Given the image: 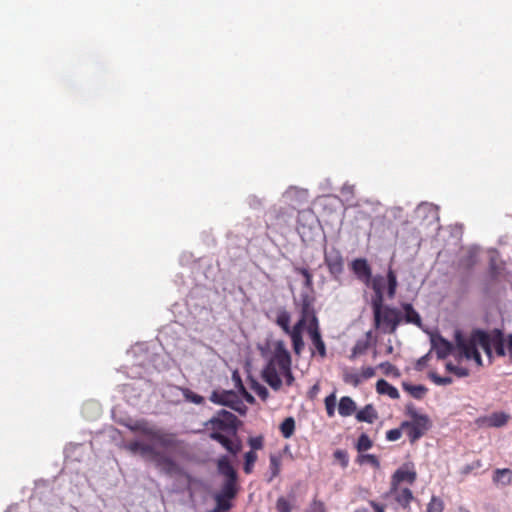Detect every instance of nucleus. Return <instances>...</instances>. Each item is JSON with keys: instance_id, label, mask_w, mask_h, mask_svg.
Returning <instances> with one entry per match:
<instances>
[{"instance_id": "a18cd8bd", "label": "nucleus", "mask_w": 512, "mask_h": 512, "mask_svg": "<svg viewBox=\"0 0 512 512\" xmlns=\"http://www.w3.org/2000/svg\"><path fill=\"white\" fill-rule=\"evenodd\" d=\"M308 326V321L307 320H304L303 318H300L298 320V322L288 331L287 334H301L302 335V330L305 326Z\"/></svg>"}, {"instance_id": "de8ad7c7", "label": "nucleus", "mask_w": 512, "mask_h": 512, "mask_svg": "<svg viewBox=\"0 0 512 512\" xmlns=\"http://www.w3.org/2000/svg\"><path fill=\"white\" fill-rule=\"evenodd\" d=\"M228 407H230L231 409L237 411L240 414H245L246 410H247V407L237 397L234 398V400L231 401V405H228Z\"/></svg>"}, {"instance_id": "f03ea898", "label": "nucleus", "mask_w": 512, "mask_h": 512, "mask_svg": "<svg viewBox=\"0 0 512 512\" xmlns=\"http://www.w3.org/2000/svg\"><path fill=\"white\" fill-rule=\"evenodd\" d=\"M455 341L459 355L473 361L477 366L482 365L480 349L486 354L489 363H492L493 350L500 357L506 354L505 339L499 329L491 332L474 330L469 337H464L460 331H455Z\"/></svg>"}, {"instance_id": "79ce46f5", "label": "nucleus", "mask_w": 512, "mask_h": 512, "mask_svg": "<svg viewBox=\"0 0 512 512\" xmlns=\"http://www.w3.org/2000/svg\"><path fill=\"white\" fill-rule=\"evenodd\" d=\"M305 512H326L325 503L318 499H313Z\"/></svg>"}, {"instance_id": "f257e3e1", "label": "nucleus", "mask_w": 512, "mask_h": 512, "mask_svg": "<svg viewBox=\"0 0 512 512\" xmlns=\"http://www.w3.org/2000/svg\"><path fill=\"white\" fill-rule=\"evenodd\" d=\"M134 429L145 436L149 442L130 441L126 448L134 454H139L145 461L152 462L163 473L168 475L176 473L178 470L176 462L164 451L157 448H175L177 446L175 435L147 423L137 424Z\"/></svg>"}, {"instance_id": "c03bdc74", "label": "nucleus", "mask_w": 512, "mask_h": 512, "mask_svg": "<svg viewBox=\"0 0 512 512\" xmlns=\"http://www.w3.org/2000/svg\"><path fill=\"white\" fill-rule=\"evenodd\" d=\"M248 444L251 447V451L260 450L263 448L264 438L263 436L251 437L248 440Z\"/></svg>"}, {"instance_id": "423d86ee", "label": "nucleus", "mask_w": 512, "mask_h": 512, "mask_svg": "<svg viewBox=\"0 0 512 512\" xmlns=\"http://www.w3.org/2000/svg\"><path fill=\"white\" fill-rule=\"evenodd\" d=\"M369 285L374 291L371 303H384V289L387 285V295L393 299L396 294L398 282L395 272L390 268L387 272V279L382 275L371 277Z\"/></svg>"}, {"instance_id": "49530a36", "label": "nucleus", "mask_w": 512, "mask_h": 512, "mask_svg": "<svg viewBox=\"0 0 512 512\" xmlns=\"http://www.w3.org/2000/svg\"><path fill=\"white\" fill-rule=\"evenodd\" d=\"M490 271L493 276H496L500 269L497 263V253L494 250H491L490 252Z\"/></svg>"}, {"instance_id": "cd10ccee", "label": "nucleus", "mask_w": 512, "mask_h": 512, "mask_svg": "<svg viewBox=\"0 0 512 512\" xmlns=\"http://www.w3.org/2000/svg\"><path fill=\"white\" fill-rule=\"evenodd\" d=\"M403 388L416 399H422L428 391L427 388L423 385L403 384Z\"/></svg>"}, {"instance_id": "603ef678", "label": "nucleus", "mask_w": 512, "mask_h": 512, "mask_svg": "<svg viewBox=\"0 0 512 512\" xmlns=\"http://www.w3.org/2000/svg\"><path fill=\"white\" fill-rule=\"evenodd\" d=\"M375 375V369L373 367H364L361 370V381L364 379H370Z\"/></svg>"}, {"instance_id": "ddd939ff", "label": "nucleus", "mask_w": 512, "mask_h": 512, "mask_svg": "<svg viewBox=\"0 0 512 512\" xmlns=\"http://www.w3.org/2000/svg\"><path fill=\"white\" fill-rule=\"evenodd\" d=\"M390 494L403 509H406L409 506V504L414 500L412 491L407 486H391Z\"/></svg>"}, {"instance_id": "4c0bfd02", "label": "nucleus", "mask_w": 512, "mask_h": 512, "mask_svg": "<svg viewBox=\"0 0 512 512\" xmlns=\"http://www.w3.org/2000/svg\"><path fill=\"white\" fill-rule=\"evenodd\" d=\"M251 389L263 400V401H266L269 397V391L268 389L256 382V381H253L252 384H251Z\"/></svg>"}, {"instance_id": "bb28decb", "label": "nucleus", "mask_w": 512, "mask_h": 512, "mask_svg": "<svg viewBox=\"0 0 512 512\" xmlns=\"http://www.w3.org/2000/svg\"><path fill=\"white\" fill-rule=\"evenodd\" d=\"M280 432L285 439H289L295 432V420L293 417H287L280 424Z\"/></svg>"}, {"instance_id": "0eeeda50", "label": "nucleus", "mask_w": 512, "mask_h": 512, "mask_svg": "<svg viewBox=\"0 0 512 512\" xmlns=\"http://www.w3.org/2000/svg\"><path fill=\"white\" fill-rule=\"evenodd\" d=\"M410 421L401 424V429L413 443L421 438L429 428V419L425 415L418 414L414 409L408 408Z\"/></svg>"}, {"instance_id": "e433bc0d", "label": "nucleus", "mask_w": 512, "mask_h": 512, "mask_svg": "<svg viewBox=\"0 0 512 512\" xmlns=\"http://www.w3.org/2000/svg\"><path fill=\"white\" fill-rule=\"evenodd\" d=\"M357 462L360 465L368 463L376 468H378L380 465L378 458L373 454H360L357 457Z\"/></svg>"}, {"instance_id": "7ed1b4c3", "label": "nucleus", "mask_w": 512, "mask_h": 512, "mask_svg": "<svg viewBox=\"0 0 512 512\" xmlns=\"http://www.w3.org/2000/svg\"><path fill=\"white\" fill-rule=\"evenodd\" d=\"M430 350L414 364V370L421 372L429 368L428 377L436 385L448 383V340L438 332L430 333Z\"/></svg>"}, {"instance_id": "f8f14e48", "label": "nucleus", "mask_w": 512, "mask_h": 512, "mask_svg": "<svg viewBox=\"0 0 512 512\" xmlns=\"http://www.w3.org/2000/svg\"><path fill=\"white\" fill-rule=\"evenodd\" d=\"M351 269L360 281L369 285L372 277V270L366 259L358 258L353 260L351 263Z\"/></svg>"}, {"instance_id": "9b49d317", "label": "nucleus", "mask_w": 512, "mask_h": 512, "mask_svg": "<svg viewBox=\"0 0 512 512\" xmlns=\"http://www.w3.org/2000/svg\"><path fill=\"white\" fill-rule=\"evenodd\" d=\"M416 478L417 474L414 468L408 465H403L392 475L391 486H404V484L413 485Z\"/></svg>"}, {"instance_id": "dca6fc26", "label": "nucleus", "mask_w": 512, "mask_h": 512, "mask_svg": "<svg viewBox=\"0 0 512 512\" xmlns=\"http://www.w3.org/2000/svg\"><path fill=\"white\" fill-rule=\"evenodd\" d=\"M401 308L403 310L402 322L413 324L419 328L423 327L422 318L420 314L414 309L412 304L402 303Z\"/></svg>"}, {"instance_id": "393cba45", "label": "nucleus", "mask_w": 512, "mask_h": 512, "mask_svg": "<svg viewBox=\"0 0 512 512\" xmlns=\"http://www.w3.org/2000/svg\"><path fill=\"white\" fill-rule=\"evenodd\" d=\"M281 456L276 454H271L269 457V469H270V477L268 479L271 482L274 478L278 477L281 472Z\"/></svg>"}, {"instance_id": "2eb2a0df", "label": "nucleus", "mask_w": 512, "mask_h": 512, "mask_svg": "<svg viewBox=\"0 0 512 512\" xmlns=\"http://www.w3.org/2000/svg\"><path fill=\"white\" fill-rule=\"evenodd\" d=\"M313 348L317 351L318 355L323 359L327 356L326 345L322 339L320 327H307Z\"/></svg>"}, {"instance_id": "412c9836", "label": "nucleus", "mask_w": 512, "mask_h": 512, "mask_svg": "<svg viewBox=\"0 0 512 512\" xmlns=\"http://www.w3.org/2000/svg\"><path fill=\"white\" fill-rule=\"evenodd\" d=\"M355 417L359 422H367L371 424L377 419L378 415L373 405L368 404L364 408L359 410L356 413Z\"/></svg>"}, {"instance_id": "4d7b16f0", "label": "nucleus", "mask_w": 512, "mask_h": 512, "mask_svg": "<svg viewBox=\"0 0 512 512\" xmlns=\"http://www.w3.org/2000/svg\"><path fill=\"white\" fill-rule=\"evenodd\" d=\"M506 344H507V350H508L509 356L512 359V334H510L508 336Z\"/></svg>"}, {"instance_id": "f3484780", "label": "nucleus", "mask_w": 512, "mask_h": 512, "mask_svg": "<svg viewBox=\"0 0 512 512\" xmlns=\"http://www.w3.org/2000/svg\"><path fill=\"white\" fill-rule=\"evenodd\" d=\"M492 481L498 487L512 485V470L508 468L496 469L493 472Z\"/></svg>"}, {"instance_id": "f704fd0d", "label": "nucleus", "mask_w": 512, "mask_h": 512, "mask_svg": "<svg viewBox=\"0 0 512 512\" xmlns=\"http://www.w3.org/2000/svg\"><path fill=\"white\" fill-rule=\"evenodd\" d=\"M325 409L328 417H333L335 415V406H336V395L335 393H331L328 395L325 400Z\"/></svg>"}, {"instance_id": "c756f323", "label": "nucleus", "mask_w": 512, "mask_h": 512, "mask_svg": "<svg viewBox=\"0 0 512 512\" xmlns=\"http://www.w3.org/2000/svg\"><path fill=\"white\" fill-rule=\"evenodd\" d=\"M370 346V343L368 340H358L354 347L352 348V352L350 355V359L354 360L356 357L363 355L367 352L368 348Z\"/></svg>"}, {"instance_id": "bf43d9fd", "label": "nucleus", "mask_w": 512, "mask_h": 512, "mask_svg": "<svg viewBox=\"0 0 512 512\" xmlns=\"http://www.w3.org/2000/svg\"><path fill=\"white\" fill-rule=\"evenodd\" d=\"M244 397H245L246 401L249 403H254V401H255L254 397L251 394H249L248 392H246L245 390H244Z\"/></svg>"}, {"instance_id": "20e7f679", "label": "nucleus", "mask_w": 512, "mask_h": 512, "mask_svg": "<svg viewBox=\"0 0 512 512\" xmlns=\"http://www.w3.org/2000/svg\"><path fill=\"white\" fill-rule=\"evenodd\" d=\"M292 360L283 341H277L273 353L262 371L264 381L274 390H280L282 380L279 373L291 367Z\"/></svg>"}, {"instance_id": "72a5a7b5", "label": "nucleus", "mask_w": 512, "mask_h": 512, "mask_svg": "<svg viewBox=\"0 0 512 512\" xmlns=\"http://www.w3.org/2000/svg\"><path fill=\"white\" fill-rule=\"evenodd\" d=\"M343 381L347 384L353 385L354 387H357L362 382L360 374L349 371V370L344 371Z\"/></svg>"}, {"instance_id": "5fc2aeb1", "label": "nucleus", "mask_w": 512, "mask_h": 512, "mask_svg": "<svg viewBox=\"0 0 512 512\" xmlns=\"http://www.w3.org/2000/svg\"><path fill=\"white\" fill-rule=\"evenodd\" d=\"M379 367L384 370L385 374H389V373L393 372L394 370H396L395 366H393L389 362H383L379 365Z\"/></svg>"}, {"instance_id": "09e8293b", "label": "nucleus", "mask_w": 512, "mask_h": 512, "mask_svg": "<svg viewBox=\"0 0 512 512\" xmlns=\"http://www.w3.org/2000/svg\"><path fill=\"white\" fill-rule=\"evenodd\" d=\"M333 455H334V458L341 463L342 467H347L349 460H348V454L345 450L338 449L334 452Z\"/></svg>"}, {"instance_id": "473e14b6", "label": "nucleus", "mask_w": 512, "mask_h": 512, "mask_svg": "<svg viewBox=\"0 0 512 512\" xmlns=\"http://www.w3.org/2000/svg\"><path fill=\"white\" fill-rule=\"evenodd\" d=\"M477 253H478L477 247L468 248L466 251L467 257L464 260H462L461 265L466 268H470L471 266H473L476 263Z\"/></svg>"}, {"instance_id": "2f4dec72", "label": "nucleus", "mask_w": 512, "mask_h": 512, "mask_svg": "<svg viewBox=\"0 0 512 512\" xmlns=\"http://www.w3.org/2000/svg\"><path fill=\"white\" fill-rule=\"evenodd\" d=\"M373 442L367 434H361L358 438L356 449L359 453L369 450L372 448Z\"/></svg>"}, {"instance_id": "864d4df0", "label": "nucleus", "mask_w": 512, "mask_h": 512, "mask_svg": "<svg viewBox=\"0 0 512 512\" xmlns=\"http://www.w3.org/2000/svg\"><path fill=\"white\" fill-rule=\"evenodd\" d=\"M450 373H454L459 377H464L468 375V370L466 368L454 367L450 364Z\"/></svg>"}, {"instance_id": "680f3d73", "label": "nucleus", "mask_w": 512, "mask_h": 512, "mask_svg": "<svg viewBox=\"0 0 512 512\" xmlns=\"http://www.w3.org/2000/svg\"><path fill=\"white\" fill-rule=\"evenodd\" d=\"M449 351H450V355H452V354H454V353H455V349L452 347V344H451V343H450Z\"/></svg>"}, {"instance_id": "b1692460", "label": "nucleus", "mask_w": 512, "mask_h": 512, "mask_svg": "<svg viewBox=\"0 0 512 512\" xmlns=\"http://www.w3.org/2000/svg\"><path fill=\"white\" fill-rule=\"evenodd\" d=\"M508 415L503 412H496L486 417L485 423L489 427H501L507 423Z\"/></svg>"}, {"instance_id": "3c124183", "label": "nucleus", "mask_w": 512, "mask_h": 512, "mask_svg": "<svg viewBox=\"0 0 512 512\" xmlns=\"http://www.w3.org/2000/svg\"><path fill=\"white\" fill-rule=\"evenodd\" d=\"M402 430L403 429H391L389 431H387L386 433V438L387 440L389 441H397L398 439H400L401 435H402Z\"/></svg>"}, {"instance_id": "6e6552de", "label": "nucleus", "mask_w": 512, "mask_h": 512, "mask_svg": "<svg viewBox=\"0 0 512 512\" xmlns=\"http://www.w3.org/2000/svg\"><path fill=\"white\" fill-rule=\"evenodd\" d=\"M207 424L211 426V432H233L235 434L238 427V419L233 413L221 410Z\"/></svg>"}, {"instance_id": "6ab92c4d", "label": "nucleus", "mask_w": 512, "mask_h": 512, "mask_svg": "<svg viewBox=\"0 0 512 512\" xmlns=\"http://www.w3.org/2000/svg\"><path fill=\"white\" fill-rule=\"evenodd\" d=\"M234 398H236V394L233 391H213L210 396V401L215 404L228 406L231 405V401L234 400Z\"/></svg>"}, {"instance_id": "4468645a", "label": "nucleus", "mask_w": 512, "mask_h": 512, "mask_svg": "<svg viewBox=\"0 0 512 512\" xmlns=\"http://www.w3.org/2000/svg\"><path fill=\"white\" fill-rule=\"evenodd\" d=\"M210 439L220 443L229 453L236 455L241 451L242 445L239 440L232 441L227 436L219 432H210Z\"/></svg>"}, {"instance_id": "5701e85b", "label": "nucleus", "mask_w": 512, "mask_h": 512, "mask_svg": "<svg viewBox=\"0 0 512 512\" xmlns=\"http://www.w3.org/2000/svg\"><path fill=\"white\" fill-rule=\"evenodd\" d=\"M217 469L219 473L225 477V479L237 477V472L226 456L219 458L217 461Z\"/></svg>"}, {"instance_id": "a878e982", "label": "nucleus", "mask_w": 512, "mask_h": 512, "mask_svg": "<svg viewBox=\"0 0 512 512\" xmlns=\"http://www.w3.org/2000/svg\"><path fill=\"white\" fill-rule=\"evenodd\" d=\"M294 271L300 275L303 276L304 278V287L308 290V293H312L314 292V289H313V275L312 273L309 271V269L305 268V267H295Z\"/></svg>"}, {"instance_id": "6e6d98bb", "label": "nucleus", "mask_w": 512, "mask_h": 512, "mask_svg": "<svg viewBox=\"0 0 512 512\" xmlns=\"http://www.w3.org/2000/svg\"><path fill=\"white\" fill-rule=\"evenodd\" d=\"M319 390H320L319 384L313 385L308 392L309 398L310 399L315 398L316 395L318 394Z\"/></svg>"}, {"instance_id": "c85d7f7f", "label": "nucleus", "mask_w": 512, "mask_h": 512, "mask_svg": "<svg viewBox=\"0 0 512 512\" xmlns=\"http://www.w3.org/2000/svg\"><path fill=\"white\" fill-rule=\"evenodd\" d=\"M290 320L291 316L289 312L286 310H281L278 312L276 317V324L282 328V330L287 334L290 329Z\"/></svg>"}, {"instance_id": "39448f33", "label": "nucleus", "mask_w": 512, "mask_h": 512, "mask_svg": "<svg viewBox=\"0 0 512 512\" xmlns=\"http://www.w3.org/2000/svg\"><path fill=\"white\" fill-rule=\"evenodd\" d=\"M374 317V326L383 334H395L402 323V311L384 305V303H371Z\"/></svg>"}, {"instance_id": "7c9ffc66", "label": "nucleus", "mask_w": 512, "mask_h": 512, "mask_svg": "<svg viewBox=\"0 0 512 512\" xmlns=\"http://www.w3.org/2000/svg\"><path fill=\"white\" fill-rule=\"evenodd\" d=\"M257 458L258 456L255 451H248L245 453L243 470L246 474L252 473Z\"/></svg>"}, {"instance_id": "58836bf2", "label": "nucleus", "mask_w": 512, "mask_h": 512, "mask_svg": "<svg viewBox=\"0 0 512 512\" xmlns=\"http://www.w3.org/2000/svg\"><path fill=\"white\" fill-rule=\"evenodd\" d=\"M291 337L292 346L295 354L299 355L304 348V342L301 334H288Z\"/></svg>"}, {"instance_id": "e2e57ef3", "label": "nucleus", "mask_w": 512, "mask_h": 512, "mask_svg": "<svg viewBox=\"0 0 512 512\" xmlns=\"http://www.w3.org/2000/svg\"><path fill=\"white\" fill-rule=\"evenodd\" d=\"M392 351H393V347H392V346H389V347L387 348V352H388V353H391Z\"/></svg>"}, {"instance_id": "a211bd4d", "label": "nucleus", "mask_w": 512, "mask_h": 512, "mask_svg": "<svg viewBox=\"0 0 512 512\" xmlns=\"http://www.w3.org/2000/svg\"><path fill=\"white\" fill-rule=\"evenodd\" d=\"M357 409L355 401L349 396H343L338 403V413L342 417H348L355 413Z\"/></svg>"}, {"instance_id": "052dcab7", "label": "nucleus", "mask_w": 512, "mask_h": 512, "mask_svg": "<svg viewBox=\"0 0 512 512\" xmlns=\"http://www.w3.org/2000/svg\"><path fill=\"white\" fill-rule=\"evenodd\" d=\"M453 233L455 235H461L462 234V227L458 226V225H455L454 228H453Z\"/></svg>"}, {"instance_id": "13d9d810", "label": "nucleus", "mask_w": 512, "mask_h": 512, "mask_svg": "<svg viewBox=\"0 0 512 512\" xmlns=\"http://www.w3.org/2000/svg\"><path fill=\"white\" fill-rule=\"evenodd\" d=\"M370 505L376 512H384V507L375 501H371Z\"/></svg>"}, {"instance_id": "aec40b11", "label": "nucleus", "mask_w": 512, "mask_h": 512, "mask_svg": "<svg viewBox=\"0 0 512 512\" xmlns=\"http://www.w3.org/2000/svg\"><path fill=\"white\" fill-rule=\"evenodd\" d=\"M376 391L379 394L388 395L391 399H398L400 396L397 388L384 379H380L377 381Z\"/></svg>"}, {"instance_id": "a19ab883", "label": "nucleus", "mask_w": 512, "mask_h": 512, "mask_svg": "<svg viewBox=\"0 0 512 512\" xmlns=\"http://www.w3.org/2000/svg\"><path fill=\"white\" fill-rule=\"evenodd\" d=\"M276 510L277 512H291L292 506L284 496H280L276 501Z\"/></svg>"}, {"instance_id": "37998d69", "label": "nucleus", "mask_w": 512, "mask_h": 512, "mask_svg": "<svg viewBox=\"0 0 512 512\" xmlns=\"http://www.w3.org/2000/svg\"><path fill=\"white\" fill-rule=\"evenodd\" d=\"M443 510L444 503L440 499L433 497L428 504L427 512H443Z\"/></svg>"}, {"instance_id": "ea45409f", "label": "nucleus", "mask_w": 512, "mask_h": 512, "mask_svg": "<svg viewBox=\"0 0 512 512\" xmlns=\"http://www.w3.org/2000/svg\"><path fill=\"white\" fill-rule=\"evenodd\" d=\"M183 396L187 401L194 404L200 405L204 403V398L201 395L194 393L190 389H184Z\"/></svg>"}, {"instance_id": "9d476101", "label": "nucleus", "mask_w": 512, "mask_h": 512, "mask_svg": "<svg viewBox=\"0 0 512 512\" xmlns=\"http://www.w3.org/2000/svg\"><path fill=\"white\" fill-rule=\"evenodd\" d=\"M324 263L334 278H338L344 271L343 256L340 250L335 247L324 252Z\"/></svg>"}, {"instance_id": "c9c22d12", "label": "nucleus", "mask_w": 512, "mask_h": 512, "mask_svg": "<svg viewBox=\"0 0 512 512\" xmlns=\"http://www.w3.org/2000/svg\"><path fill=\"white\" fill-rule=\"evenodd\" d=\"M232 498H228L226 496H223L222 494H217L215 496V501H216V504H217V510L223 512V511H228L230 508H231V503H230V500Z\"/></svg>"}, {"instance_id": "4be33fe9", "label": "nucleus", "mask_w": 512, "mask_h": 512, "mask_svg": "<svg viewBox=\"0 0 512 512\" xmlns=\"http://www.w3.org/2000/svg\"><path fill=\"white\" fill-rule=\"evenodd\" d=\"M237 479L238 477L225 479L219 494L228 498H235L238 493Z\"/></svg>"}, {"instance_id": "1a4fd4ad", "label": "nucleus", "mask_w": 512, "mask_h": 512, "mask_svg": "<svg viewBox=\"0 0 512 512\" xmlns=\"http://www.w3.org/2000/svg\"><path fill=\"white\" fill-rule=\"evenodd\" d=\"M316 298L312 293L301 292L297 306L299 307L300 318L308 321L307 327H315L319 325L314 304Z\"/></svg>"}, {"instance_id": "8fccbe9b", "label": "nucleus", "mask_w": 512, "mask_h": 512, "mask_svg": "<svg viewBox=\"0 0 512 512\" xmlns=\"http://www.w3.org/2000/svg\"><path fill=\"white\" fill-rule=\"evenodd\" d=\"M280 375H283V377L285 378V383L287 386H292L294 381H295V377L292 373V370H291V367L285 369L284 371L280 372L279 373V376Z\"/></svg>"}]
</instances>
